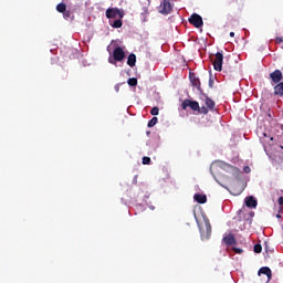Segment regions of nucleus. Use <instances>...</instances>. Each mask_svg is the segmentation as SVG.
I'll return each instance as SVG.
<instances>
[{
    "instance_id": "1",
    "label": "nucleus",
    "mask_w": 283,
    "mask_h": 283,
    "mask_svg": "<svg viewBox=\"0 0 283 283\" xmlns=\"http://www.w3.org/2000/svg\"><path fill=\"white\" fill-rule=\"evenodd\" d=\"M125 60V50L120 46L115 48V50L113 51V56L108 57V63H111V65H116V63H120V61Z\"/></svg>"
},
{
    "instance_id": "2",
    "label": "nucleus",
    "mask_w": 283,
    "mask_h": 283,
    "mask_svg": "<svg viewBox=\"0 0 283 283\" xmlns=\"http://www.w3.org/2000/svg\"><path fill=\"white\" fill-rule=\"evenodd\" d=\"M174 10V4H171V0H163L158 7V12L160 14H171Z\"/></svg>"
},
{
    "instance_id": "3",
    "label": "nucleus",
    "mask_w": 283,
    "mask_h": 283,
    "mask_svg": "<svg viewBox=\"0 0 283 283\" xmlns=\"http://www.w3.org/2000/svg\"><path fill=\"white\" fill-rule=\"evenodd\" d=\"M116 17H118L119 19H123L125 17V12L118 8H108L106 10L107 19H116Z\"/></svg>"
},
{
    "instance_id": "4",
    "label": "nucleus",
    "mask_w": 283,
    "mask_h": 283,
    "mask_svg": "<svg viewBox=\"0 0 283 283\" xmlns=\"http://www.w3.org/2000/svg\"><path fill=\"white\" fill-rule=\"evenodd\" d=\"M224 61V55L222 54V52H218L214 55V60H213V67L216 70V72H222V63Z\"/></svg>"
},
{
    "instance_id": "5",
    "label": "nucleus",
    "mask_w": 283,
    "mask_h": 283,
    "mask_svg": "<svg viewBox=\"0 0 283 283\" xmlns=\"http://www.w3.org/2000/svg\"><path fill=\"white\" fill-rule=\"evenodd\" d=\"M187 107H190V109H192V112L200 111V104L197 101L185 99L181 103V109H187Z\"/></svg>"
},
{
    "instance_id": "6",
    "label": "nucleus",
    "mask_w": 283,
    "mask_h": 283,
    "mask_svg": "<svg viewBox=\"0 0 283 283\" xmlns=\"http://www.w3.org/2000/svg\"><path fill=\"white\" fill-rule=\"evenodd\" d=\"M189 23L191 25H193L195 28H202L203 22H202V17H200V14L193 13L190 18H189Z\"/></svg>"
},
{
    "instance_id": "7",
    "label": "nucleus",
    "mask_w": 283,
    "mask_h": 283,
    "mask_svg": "<svg viewBox=\"0 0 283 283\" xmlns=\"http://www.w3.org/2000/svg\"><path fill=\"white\" fill-rule=\"evenodd\" d=\"M258 275H266L268 282H271L273 277V273L271 272V268L269 266H263L259 270Z\"/></svg>"
},
{
    "instance_id": "8",
    "label": "nucleus",
    "mask_w": 283,
    "mask_h": 283,
    "mask_svg": "<svg viewBox=\"0 0 283 283\" xmlns=\"http://www.w3.org/2000/svg\"><path fill=\"white\" fill-rule=\"evenodd\" d=\"M244 202L249 209H255L258 207V199L253 196L247 197Z\"/></svg>"
},
{
    "instance_id": "9",
    "label": "nucleus",
    "mask_w": 283,
    "mask_h": 283,
    "mask_svg": "<svg viewBox=\"0 0 283 283\" xmlns=\"http://www.w3.org/2000/svg\"><path fill=\"white\" fill-rule=\"evenodd\" d=\"M270 78H272L273 83H280L283 78L282 71L275 70L270 74Z\"/></svg>"
},
{
    "instance_id": "10",
    "label": "nucleus",
    "mask_w": 283,
    "mask_h": 283,
    "mask_svg": "<svg viewBox=\"0 0 283 283\" xmlns=\"http://www.w3.org/2000/svg\"><path fill=\"white\" fill-rule=\"evenodd\" d=\"M223 242L227 247H233V244H235V237H233V234H228L223 238Z\"/></svg>"
},
{
    "instance_id": "11",
    "label": "nucleus",
    "mask_w": 283,
    "mask_h": 283,
    "mask_svg": "<svg viewBox=\"0 0 283 283\" xmlns=\"http://www.w3.org/2000/svg\"><path fill=\"white\" fill-rule=\"evenodd\" d=\"M120 19L122 18H119L118 20H109L108 21L109 27L115 28V29L123 28V20H120Z\"/></svg>"
},
{
    "instance_id": "12",
    "label": "nucleus",
    "mask_w": 283,
    "mask_h": 283,
    "mask_svg": "<svg viewBox=\"0 0 283 283\" xmlns=\"http://www.w3.org/2000/svg\"><path fill=\"white\" fill-rule=\"evenodd\" d=\"M196 202H198L199 205H205V202H207V196L206 195H200V193H196L193 196Z\"/></svg>"
},
{
    "instance_id": "13",
    "label": "nucleus",
    "mask_w": 283,
    "mask_h": 283,
    "mask_svg": "<svg viewBox=\"0 0 283 283\" xmlns=\"http://www.w3.org/2000/svg\"><path fill=\"white\" fill-rule=\"evenodd\" d=\"M274 94L275 96H283V82L274 86Z\"/></svg>"
},
{
    "instance_id": "14",
    "label": "nucleus",
    "mask_w": 283,
    "mask_h": 283,
    "mask_svg": "<svg viewBox=\"0 0 283 283\" xmlns=\"http://www.w3.org/2000/svg\"><path fill=\"white\" fill-rule=\"evenodd\" d=\"M206 106L208 109H210V112H213V109H216V102H213V99H211L210 97H207Z\"/></svg>"
},
{
    "instance_id": "15",
    "label": "nucleus",
    "mask_w": 283,
    "mask_h": 283,
    "mask_svg": "<svg viewBox=\"0 0 283 283\" xmlns=\"http://www.w3.org/2000/svg\"><path fill=\"white\" fill-rule=\"evenodd\" d=\"M127 65H129V67L136 65V54L132 53L128 55Z\"/></svg>"
},
{
    "instance_id": "16",
    "label": "nucleus",
    "mask_w": 283,
    "mask_h": 283,
    "mask_svg": "<svg viewBox=\"0 0 283 283\" xmlns=\"http://www.w3.org/2000/svg\"><path fill=\"white\" fill-rule=\"evenodd\" d=\"M190 81H191L193 87H200V80L198 77L190 74Z\"/></svg>"
},
{
    "instance_id": "17",
    "label": "nucleus",
    "mask_w": 283,
    "mask_h": 283,
    "mask_svg": "<svg viewBox=\"0 0 283 283\" xmlns=\"http://www.w3.org/2000/svg\"><path fill=\"white\" fill-rule=\"evenodd\" d=\"M63 18L66 21H74V14H72L71 11H67V10L63 13Z\"/></svg>"
},
{
    "instance_id": "18",
    "label": "nucleus",
    "mask_w": 283,
    "mask_h": 283,
    "mask_svg": "<svg viewBox=\"0 0 283 283\" xmlns=\"http://www.w3.org/2000/svg\"><path fill=\"white\" fill-rule=\"evenodd\" d=\"M127 83L130 87H136L138 85V80L136 77H130Z\"/></svg>"
},
{
    "instance_id": "19",
    "label": "nucleus",
    "mask_w": 283,
    "mask_h": 283,
    "mask_svg": "<svg viewBox=\"0 0 283 283\" xmlns=\"http://www.w3.org/2000/svg\"><path fill=\"white\" fill-rule=\"evenodd\" d=\"M66 8L67 7L63 2L56 6L57 12H62V13H64L66 11Z\"/></svg>"
},
{
    "instance_id": "20",
    "label": "nucleus",
    "mask_w": 283,
    "mask_h": 283,
    "mask_svg": "<svg viewBox=\"0 0 283 283\" xmlns=\"http://www.w3.org/2000/svg\"><path fill=\"white\" fill-rule=\"evenodd\" d=\"M221 168L224 169L226 171H233V169H235L233 166L224 163L221 164Z\"/></svg>"
},
{
    "instance_id": "21",
    "label": "nucleus",
    "mask_w": 283,
    "mask_h": 283,
    "mask_svg": "<svg viewBox=\"0 0 283 283\" xmlns=\"http://www.w3.org/2000/svg\"><path fill=\"white\" fill-rule=\"evenodd\" d=\"M157 123H158V117H153V118L148 122V127H154Z\"/></svg>"
},
{
    "instance_id": "22",
    "label": "nucleus",
    "mask_w": 283,
    "mask_h": 283,
    "mask_svg": "<svg viewBox=\"0 0 283 283\" xmlns=\"http://www.w3.org/2000/svg\"><path fill=\"white\" fill-rule=\"evenodd\" d=\"M199 114H209V108L207 106H202L199 111H197Z\"/></svg>"
},
{
    "instance_id": "23",
    "label": "nucleus",
    "mask_w": 283,
    "mask_h": 283,
    "mask_svg": "<svg viewBox=\"0 0 283 283\" xmlns=\"http://www.w3.org/2000/svg\"><path fill=\"white\" fill-rule=\"evenodd\" d=\"M160 113V109L158 107H153L150 111L151 116H158V114Z\"/></svg>"
},
{
    "instance_id": "24",
    "label": "nucleus",
    "mask_w": 283,
    "mask_h": 283,
    "mask_svg": "<svg viewBox=\"0 0 283 283\" xmlns=\"http://www.w3.org/2000/svg\"><path fill=\"white\" fill-rule=\"evenodd\" d=\"M206 229L207 233H211V223H209V219H206Z\"/></svg>"
},
{
    "instance_id": "25",
    "label": "nucleus",
    "mask_w": 283,
    "mask_h": 283,
    "mask_svg": "<svg viewBox=\"0 0 283 283\" xmlns=\"http://www.w3.org/2000/svg\"><path fill=\"white\" fill-rule=\"evenodd\" d=\"M254 253H262V245L255 244L254 245Z\"/></svg>"
},
{
    "instance_id": "26",
    "label": "nucleus",
    "mask_w": 283,
    "mask_h": 283,
    "mask_svg": "<svg viewBox=\"0 0 283 283\" xmlns=\"http://www.w3.org/2000/svg\"><path fill=\"white\" fill-rule=\"evenodd\" d=\"M148 14L149 11L147 10V8H144V12L142 13V18L144 19V21H146Z\"/></svg>"
},
{
    "instance_id": "27",
    "label": "nucleus",
    "mask_w": 283,
    "mask_h": 283,
    "mask_svg": "<svg viewBox=\"0 0 283 283\" xmlns=\"http://www.w3.org/2000/svg\"><path fill=\"white\" fill-rule=\"evenodd\" d=\"M149 163H151V158L143 157V165H149Z\"/></svg>"
},
{
    "instance_id": "28",
    "label": "nucleus",
    "mask_w": 283,
    "mask_h": 283,
    "mask_svg": "<svg viewBox=\"0 0 283 283\" xmlns=\"http://www.w3.org/2000/svg\"><path fill=\"white\" fill-rule=\"evenodd\" d=\"M283 42V39L282 38H276L275 39V43H277L279 45H280V43H282Z\"/></svg>"
},
{
    "instance_id": "29",
    "label": "nucleus",
    "mask_w": 283,
    "mask_h": 283,
    "mask_svg": "<svg viewBox=\"0 0 283 283\" xmlns=\"http://www.w3.org/2000/svg\"><path fill=\"white\" fill-rule=\"evenodd\" d=\"M234 252L240 254V253H242V249H240V248H234Z\"/></svg>"
},
{
    "instance_id": "30",
    "label": "nucleus",
    "mask_w": 283,
    "mask_h": 283,
    "mask_svg": "<svg viewBox=\"0 0 283 283\" xmlns=\"http://www.w3.org/2000/svg\"><path fill=\"white\" fill-rule=\"evenodd\" d=\"M279 205H283V198L282 197L279 198Z\"/></svg>"
},
{
    "instance_id": "31",
    "label": "nucleus",
    "mask_w": 283,
    "mask_h": 283,
    "mask_svg": "<svg viewBox=\"0 0 283 283\" xmlns=\"http://www.w3.org/2000/svg\"><path fill=\"white\" fill-rule=\"evenodd\" d=\"M120 87H118V85L115 86V91L119 92Z\"/></svg>"
},
{
    "instance_id": "32",
    "label": "nucleus",
    "mask_w": 283,
    "mask_h": 283,
    "mask_svg": "<svg viewBox=\"0 0 283 283\" xmlns=\"http://www.w3.org/2000/svg\"><path fill=\"white\" fill-rule=\"evenodd\" d=\"M276 218L280 220L282 218V214L281 213H277L276 214Z\"/></svg>"
},
{
    "instance_id": "33",
    "label": "nucleus",
    "mask_w": 283,
    "mask_h": 283,
    "mask_svg": "<svg viewBox=\"0 0 283 283\" xmlns=\"http://www.w3.org/2000/svg\"><path fill=\"white\" fill-rule=\"evenodd\" d=\"M230 36H235V33L234 32H230Z\"/></svg>"
}]
</instances>
